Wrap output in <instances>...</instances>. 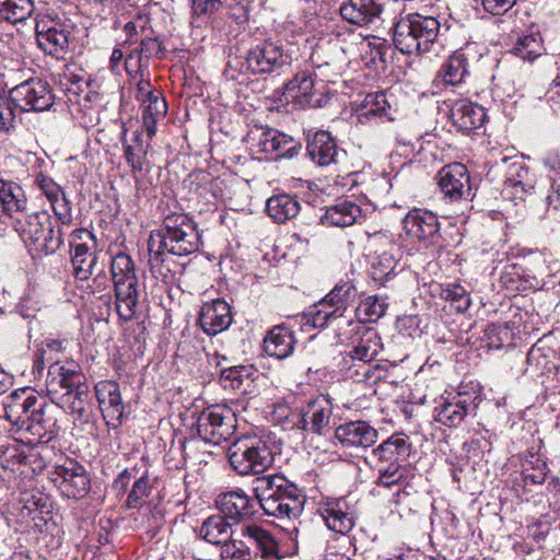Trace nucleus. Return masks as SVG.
<instances>
[{
  "label": "nucleus",
  "instance_id": "13",
  "mask_svg": "<svg viewBox=\"0 0 560 560\" xmlns=\"http://www.w3.org/2000/svg\"><path fill=\"white\" fill-rule=\"evenodd\" d=\"M11 101L20 112H44L50 109L55 95L49 83L40 78H31L10 90Z\"/></svg>",
  "mask_w": 560,
  "mask_h": 560
},
{
  "label": "nucleus",
  "instance_id": "23",
  "mask_svg": "<svg viewBox=\"0 0 560 560\" xmlns=\"http://www.w3.org/2000/svg\"><path fill=\"white\" fill-rule=\"evenodd\" d=\"M198 322L207 335L215 336L231 325V307L223 299L205 302L199 312Z\"/></svg>",
  "mask_w": 560,
  "mask_h": 560
},
{
  "label": "nucleus",
  "instance_id": "6",
  "mask_svg": "<svg viewBox=\"0 0 560 560\" xmlns=\"http://www.w3.org/2000/svg\"><path fill=\"white\" fill-rule=\"evenodd\" d=\"M14 230L31 252L38 255L56 253L63 243L60 229L55 230L48 212H33L15 217Z\"/></svg>",
  "mask_w": 560,
  "mask_h": 560
},
{
  "label": "nucleus",
  "instance_id": "62",
  "mask_svg": "<svg viewBox=\"0 0 560 560\" xmlns=\"http://www.w3.org/2000/svg\"><path fill=\"white\" fill-rule=\"evenodd\" d=\"M139 48L141 49V52L144 56L147 62L151 57L162 58L163 56L162 45L156 38H143Z\"/></svg>",
  "mask_w": 560,
  "mask_h": 560
},
{
  "label": "nucleus",
  "instance_id": "53",
  "mask_svg": "<svg viewBox=\"0 0 560 560\" xmlns=\"http://www.w3.org/2000/svg\"><path fill=\"white\" fill-rule=\"evenodd\" d=\"M25 447L24 466H28L33 472L42 471L47 464V453L49 452L47 443L28 439Z\"/></svg>",
  "mask_w": 560,
  "mask_h": 560
},
{
  "label": "nucleus",
  "instance_id": "32",
  "mask_svg": "<svg viewBox=\"0 0 560 560\" xmlns=\"http://www.w3.org/2000/svg\"><path fill=\"white\" fill-rule=\"evenodd\" d=\"M295 342L293 331L285 325H278L268 331L262 347L268 357L282 360L293 353Z\"/></svg>",
  "mask_w": 560,
  "mask_h": 560
},
{
  "label": "nucleus",
  "instance_id": "61",
  "mask_svg": "<svg viewBox=\"0 0 560 560\" xmlns=\"http://www.w3.org/2000/svg\"><path fill=\"white\" fill-rule=\"evenodd\" d=\"M516 0H481L483 10L492 15H503L510 11Z\"/></svg>",
  "mask_w": 560,
  "mask_h": 560
},
{
  "label": "nucleus",
  "instance_id": "55",
  "mask_svg": "<svg viewBox=\"0 0 560 560\" xmlns=\"http://www.w3.org/2000/svg\"><path fill=\"white\" fill-rule=\"evenodd\" d=\"M529 171L522 162H512L509 165L505 184L510 187L521 188L522 191L527 192L533 189L532 182L529 180Z\"/></svg>",
  "mask_w": 560,
  "mask_h": 560
},
{
  "label": "nucleus",
  "instance_id": "3",
  "mask_svg": "<svg viewBox=\"0 0 560 560\" xmlns=\"http://www.w3.org/2000/svg\"><path fill=\"white\" fill-rule=\"evenodd\" d=\"M200 234L194 220L184 212L165 214L160 230L151 232L148 240L149 265L152 272L161 271L167 254L187 256L198 252Z\"/></svg>",
  "mask_w": 560,
  "mask_h": 560
},
{
  "label": "nucleus",
  "instance_id": "24",
  "mask_svg": "<svg viewBox=\"0 0 560 560\" xmlns=\"http://www.w3.org/2000/svg\"><path fill=\"white\" fill-rule=\"evenodd\" d=\"M36 187L49 201L55 215L62 225H70L72 222L71 205L62 188L49 176L38 173L34 180Z\"/></svg>",
  "mask_w": 560,
  "mask_h": 560
},
{
  "label": "nucleus",
  "instance_id": "34",
  "mask_svg": "<svg viewBox=\"0 0 560 560\" xmlns=\"http://www.w3.org/2000/svg\"><path fill=\"white\" fill-rule=\"evenodd\" d=\"M0 205L4 214L12 220L27 209L26 195L18 183L0 178Z\"/></svg>",
  "mask_w": 560,
  "mask_h": 560
},
{
  "label": "nucleus",
  "instance_id": "45",
  "mask_svg": "<svg viewBox=\"0 0 560 560\" xmlns=\"http://www.w3.org/2000/svg\"><path fill=\"white\" fill-rule=\"evenodd\" d=\"M124 156L127 164L131 168V173L136 176L138 173L143 171L145 163L148 162V149L149 142L144 143L139 132L133 136L132 143H124Z\"/></svg>",
  "mask_w": 560,
  "mask_h": 560
},
{
  "label": "nucleus",
  "instance_id": "33",
  "mask_svg": "<svg viewBox=\"0 0 560 560\" xmlns=\"http://www.w3.org/2000/svg\"><path fill=\"white\" fill-rule=\"evenodd\" d=\"M59 399V406L77 420L84 422L89 420L92 397L88 384L63 393Z\"/></svg>",
  "mask_w": 560,
  "mask_h": 560
},
{
  "label": "nucleus",
  "instance_id": "5",
  "mask_svg": "<svg viewBox=\"0 0 560 560\" xmlns=\"http://www.w3.org/2000/svg\"><path fill=\"white\" fill-rule=\"evenodd\" d=\"M441 24L434 16L419 13L400 19L394 28L393 42L402 54H424L434 46Z\"/></svg>",
  "mask_w": 560,
  "mask_h": 560
},
{
  "label": "nucleus",
  "instance_id": "39",
  "mask_svg": "<svg viewBox=\"0 0 560 560\" xmlns=\"http://www.w3.org/2000/svg\"><path fill=\"white\" fill-rule=\"evenodd\" d=\"M256 370L253 365H236L221 372L220 382L224 388L246 394L252 386Z\"/></svg>",
  "mask_w": 560,
  "mask_h": 560
},
{
  "label": "nucleus",
  "instance_id": "49",
  "mask_svg": "<svg viewBox=\"0 0 560 560\" xmlns=\"http://www.w3.org/2000/svg\"><path fill=\"white\" fill-rule=\"evenodd\" d=\"M541 37L537 34L523 35L517 38L510 52L523 60L534 61L542 55Z\"/></svg>",
  "mask_w": 560,
  "mask_h": 560
},
{
  "label": "nucleus",
  "instance_id": "1",
  "mask_svg": "<svg viewBox=\"0 0 560 560\" xmlns=\"http://www.w3.org/2000/svg\"><path fill=\"white\" fill-rule=\"evenodd\" d=\"M255 497L243 489L220 493L215 504L234 525H248L258 508L278 518H295L303 511V498L299 489L283 476H264L255 480Z\"/></svg>",
  "mask_w": 560,
  "mask_h": 560
},
{
  "label": "nucleus",
  "instance_id": "2",
  "mask_svg": "<svg viewBox=\"0 0 560 560\" xmlns=\"http://www.w3.org/2000/svg\"><path fill=\"white\" fill-rule=\"evenodd\" d=\"M57 407L31 388L13 392L4 405L5 419L35 442L49 443L59 433Z\"/></svg>",
  "mask_w": 560,
  "mask_h": 560
},
{
  "label": "nucleus",
  "instance_id": "43",
  "mask_svg": "<svg viewBox=\"0 0 560 560\" xmlns=\"http://www.w3.org/2000/svg\"><path fill=\"white\" fill-rule=\"evenodd\" d=\"M357 295L358 291L351 282H342L335 285L323 300L336 310L337 315L343 317L347 308L354 303Z\"/></svg>",
  "mask_w": 560,
  "mask_h": 560
},
{
  "label": "nucleus",
  "instance_id": "54",
  "mask_svg": "<svg viewBox=\"0 0 560 560\" xmlns=\"http://www.w3.org/2000/svg\"><path fill=\"white\" fill-rule=\"evenodd\" d=\"M150 493L151 486L149 482L148 472L145 471L133 482L125 504L128 509H140L145 503V500Z\"/></svg>",
  "mask_w": 560,
  "mask_h": 560
},
{
  "label": "nucleus",
  "instance_id": "8",
  "mask_svg": "<svg viewBox=\"0 0 560 560\" xmlns=\"http://www.w3.org/2000/svg\"><path fill=\"white\" fill-rule=\"evenodd\" d=\"M70 34V21L59 12L47 9L35 15L36 43L45 54L62 58L68 50Z\"/></svg>",
  "mask_w": 560,
  "mask_h": 560
},
{
  "label": "nucleus",
  "instance_id": "26",
  "mask_svg": "<svg viewBox=\"0 0 560 560\" xmlns=\"http://www.w3.org/2000/svg\"><path fill=\"white\" fill-rule=\"evenodd\" d=\"M411 447L412 445L407 434L402 432L394 433L372 450V457L378 465H402V462L409 457Z\"/></svg>",
  "mask_w": 560,
  "mask_h": 560
},
{
  "label": "nucleus",
  "instance_id": "40",
  "mask_svg": "<svg viewBox=\"0 0 560 560\" xmlns=\"http://www.w3.org/2000/svg\"><path fill=\"white\" fill-rule=\"evenodd\" d=\"M340 318L336 310L322 300L301 316L300 324L302 330L310 331L315 328H324Z\"/></svg>",
  "mask_w": 560,
  "mask_h": 560
},
{
  "label": "nucleus",
  "instance_id": "29",
  "mask_svg": "<svg viewBox=\"0 0 560 560\" xmlns=\"http://www.w3.org/2000/svg\"><path fill=\"white\" fill-rule=\"evenodd\" d=\"M240 534L260 552L264 560H281L283 558L277 540L267 529L256 524H248L241 526Z\"/></svg>",
  "mask_w": 560,
  "mask_h": 560
},
{
  "label": "nucleus",
  "instance_id": "9",
  "mask_svg": "<svg viewBox=\"0 0 560 560\" xmlns=\"http://www.w3.org/2000/svg\"><path fill=\"white\" fill-rule=\"evenodd\" d=\"M368 246L372 250L370 276L375 282L384 283L395 275L402 256L401 247L385 232L369 234Z\"/></svg>",
  "mask_w": 560,
  "mask_h": 560
},
{
  "label": "nucleus",
  "instance_id": "59",
  "mask_svg": "<svg viewBox=\"0 0 560 560\" xmlns=\"http://www.w3.org/2000/svg\"><path fill=\"white\" fill-rule=\"evenodd\" d=\"M142 117H153L155 119H161L166 115L167 112V105L161 92L153 94V97L148 100L147 104H142Z\"/></svg>",
  "mask_w": 560,
  "mask_h": 560
},
{
  "label": "nucleus",
  "instance_id": "56",
  "mask_svg": "<svg viewBox=\"0 0 560 560\" xmlns=\"http://www.w3.org/2000/svg\"><path fill=\"white\" fill-rule=\"evenodd\" d=\"M402 478L404 471L401 464L380 465L376 485L390 488L395 485H398Z\"/></svg>",
  "mask_w": 560,
  "mask_h": 560
},
{
  "label": "nucleus",
  "instance_id": "30",
  "mask_svg": "<svg viewBox=\"0 0 560 560\" xmlns=\"http://www.w3.org/2000/svg\"><path fill=\"white\" fill-rule=\"evenodd\" d=\"M339 12L347 22L364 26L380 18L382 7L376 0H347L340 5Z\"/></svg>",
  "mask_w": 560,
  "mask_h": 560
},
{
  "label": "nucleus",
  "instance_id": "60",
  "mask_svg": "<svg viewBox=\"0 0 560 560\" xmlns=\"http://www.w3.org/2000/svg\"><path fill=\"white\" fill-rule=\"evenodd\" d=\"M69 245L71 252L77 245L96 246L95 235L88 229H75L69 235Z\"/></svg>",
  "mask_w": 560,
  "mask_h": 560
},
{
  "label": "nucleus",
  "instance_id": "36",
  "mask_svg": "<svg viewBox=\"0 0 560 560\" xmlns=\"http://www.w3.org/2000/svg\"><path fill=\"white\" fill-rule=\"evenodd\" d=\"M95 247L77 245L71 252V265L77 280L86 281L94 275L98 260Z\"/></svg>",
  "mask_w": 560,
  "mask_h": 560
},
{
  "label": "nucleus",
  "instance_id": "11",
  "mask_svg": "<svg viewBox=\"0 0 560 560\" xmlns=\"http://www.w3.org/2000/svg\"><path fill=\"white\" fill-rule=\"evenodd\" d=\"M480 404L478 390L460 385L458 392L441 397L433 408V419L448 428H457Z\"/></svg>",
  "mask_w": 560,
  "mask_h": 560
},
{
  "label": "nucleus",
  "instance_id": "16",
  "mask_svg": "<svg viewBox=\"0 0 560 560\" xmlns=\"http://www.w3.org/2000/svg\"><path fill=\"white\" fill-rule=\"evenodd\" d=\"M435 179L443 197L452 202L466 199L470 195V175L463 163L444 165Z\"/></svg>",
  "mask_w": 560,
  "mask_h": 560
},
{
  "label": "nucleus",
  "instance_id": "20",
  "mask_svg": "<svg viewBox=\"0 0 560 560\" xmlns=\"http://www.w3.org/2000/svg\"><path fill=\"white\" fill-rule=\"evenodd\" d=\"M94 389L106 423L113 427L119 425L124 417L125 405L121 399L118 383L114 381H102L95 385Z\"/></svg>",
  "mask_w": 560,
  "mask_h": 560
},
{
  "label": "nucleus",
  "instance_id": "52",
  "mask_svg": "<svg viewBox=\"0 0 560 560\" xmlns=\"http://www.w3.org/2000/svg\"><path fill=\"white\" fill-rule=\"evenodd\" d=\"M547 471V464L540 458L530 455V458L526 459L522 465L521 476L524 488L542 485L546 480Z\"/></svg>",
  "mask_w": 560,
  "mask_h": 560
},
{
  "label": "nucleus",
  "instance_id": "31",
  "mask_svg": "<svg viewBox=\"0 0 560 560\" xmlns=\"http://www.w3.org/2000/svg\"><path fill=\"white\" fill-rule=\"evenodd\" d=\"M362 215L361 207L350 199H337L325 208L322 222L328 226L347 228L353 225Z\"/></svg>",
  "mask_w": 560,
  "mask_h": 560
},
{
  "label": "nucleus",
  "instance_id": "41",
  "mask_svg": "<svg viewBox=\"0 0 560 560\" xmlns=\"http://www.w3.org/2000/svg\"><path fill=\"white\" fill-rule=\"evenodd\" d=\"M501 284L509 291L522 292L535 288L538 281L535 277L525 275L522 266L512 264L504 268L500 276Z\"/></svg>",
  "mask_w": 560,
  "mask_h": 560
},
{
  "label": "nucleus",
  "instance_id": "38",
  "mask_svg": "<svg viewBox=\"0 0 560 560\" xmlns=\"http://www.w3.org/2000/svg\"><path fill=\"white\" fill-rule=\"evenodd\" d=\"M232 525V522L222 513L214 514L203 521L199 535L210 544L222 545L233 536Z\"/></svg>",
  "mask_w": 560,
  "mask_h": 560
},
{
  "label": "nucleus",
  "instance_id": "58",
  "mask_svg": "<svg viewBox=\"0 0 560 560\" xmlns=\"http://www.w3.org/2000/svg\"><path fill=\"white\" fill-rule=\"evenodd\" d=\"M192 15L208 21L222 5L221 0H190Z\"/></svg>",
  "mask_w": 560,
  "mask_h": 560
},
{
  "label": "nucleus",
  "instance_id": "47",
  "mask_svg": "<svg viewBox=\"0 0 560 560\" xmlns=\"http://www.w3.org/2000/svg\"><path fill=\"white\" fill-rule=\"evenodd\" d=\"M337 56L329 60L320 62V57L316 52L312 56V62L314 63L315 72L314 77L320 81L334 82V80L340 74L342 70V63L346 62L343 51L337 46L334 47Z\"/></svg>",
  "mask_w": 560,
  "mask_h": 560
},
{
  "label": "nucleus",
  "instance_id": "28",
  "mask_svg": "<svg viewBox=\"0 0 560 560\" xmlns=\"http://www.w3.org/2000/svg\"><path fill=\"white\" fill-rule=\"evenodd\" d=\"M487 117L485 107L468 100L455 101L451 107L453 124L464 132L482 127Z\"/></svg>",
  "mask_w": 560,
  "mask_h": 560
},
{
  "label": "nucleus",
  "instance_id": "64",
  "mask_svg": "<svg viewBox=\"0 0 560 560\" xmlns=\"http://www.w3.org/2000/svg\"><path fill=\"white\" fill-rule=\"evenodd\" d=\"M220 556L222 560H248L244 550L235 547V541H224L221 545Z\"/></svg>",
  "mask_w": 560,
  "mask_h": 560
},
{
  "label": "nucleus",
  "instance_id": "35",
  "mask_svg": "<svg viewBox=\"0 0 560 560\" xmlns=\"http://www.w3.org/2000/svg\"><path fill=\"white\" fill-rule=\"evenodd\" d=\"M468 74V59L462 50H457L442 63L434 83L442 82L444 85H457L463 83Z\"/></svg>",
  "mask_w": 560,
  "mask_h": 560
},
{
  "label": "nucleus",
  "instance_id": "17",
  "mask_svg": "<svg viewBox=\"0 0 560 560\" xmlns=\"http://www.w3.org/2000/svg\"><path fill=\"white\" fill-rule=\"evenodd\" d=\"M52 481L63 495L73 499L84 498L90 491V479L83 466L75 460L57 466Z\"/></svg>",
  "mask_w": 560,
  "mask_h": 560
},
{
  "label": "nucleus",
  "instance_id": "57",
  "mask_svg": "<svg viewBox=\"0 0 560 560\" xmlns=\"http://www.w3.org/2000/svg\"><path fill=\"white\" fill-rule=\"evenodd\" d=\"M20 112L11 101L10 94L8 96L0 94V130L10 131L15 126L16 114Z\"/></svg>",
  "mask_w": 560,
  "mask_h": 560
},
{
  "label": "nucleus",
  "instance_id": "42",
  "mask_svg": "<svg viewBox=\"0 0 560 560\" xmlns=\"http://www.w3.org/2000/svg\"><path fill=\"white\" fill-rule=\"evenodd\" d=\"M396 108L392 105L387 94L383 91L370 93L364 98V113L368 118L394 120Z\"/></svg>",
  "mask_w": 560,
  "mask_h": 560
},
{
  "label": "nucleus",
  "instance_id": "14",
  "mask_svg": "<svg viewBox=\"0 0 560 560\" xmlns=\"http://www.w3.org/2000/svg\"><path fill=\"white\" fill-rule=\"evenodd\" d=\"M332 402L328 396L319 395L307 401L298 415V421L293 422L299 429L318 435H324L329 430L332 416Z\"/></svg>",
  "mask_w": 560,
  "mask_h": 560
},
{
  "label": "nucleus",
  "instance_id": "48",
  "mask_svg": "<svg viewBox=\"0 0 560 560\" xmlns=\"http://www.w3.org/2000/svg\"><path fill=\"white\" fill-rule=\"evenodd\" d=\"M439 295L457 313L466 312L471 304L470 294L459 283H447L440 285Z\"/></svg>",
  "mask_w": 560,
  "mask_h": 560
},
{
  "label": "nucleus",
  "instance_id": "21",
  "mask_svg": "<svg viewBox=\"0 0 560 560\" xmlns=\"http://www.w3.org/2000/svg\"><path fill=\"white\" fill-rule=\"evenodd\" d=\"M86 384V378L75 361L56 360L48 368L47 388L49 393H58V388L66 392Z\"/></svg>",
  "mask_w": 560,
  "mask_h": 560
},
{
  "label": "nucleus",
  "instance_id": "15",
  "mask_svg": "<svg viewBox=\"0 0 560 560\" xmlns=\"http://www.w3.org/2000/svg\"><path fill=\"white\" fill-rule=\"evenodd\" d=\"M404 229L409 237L422 243L425 247H441L440 222L431 211L413 209L404 219Z\"/></svg>",
  "mask_w": 560,
  "mask_h": 560
},
{
  "label": "nucleus",
  "instance_id": "10",
  "mask_svg": "<svg viewBox=\"0 0 560 560\" xmlns=\"http://www.w3.org/2000/svg\"><path fill=\"white\" fill-rule=\"evenodd\" d=\"M194 418L191 428L207 443L219 445L228 441L234 433V413L225 406H210L195 415Z\"/></svg>",
  "mask_w": 560,
  "mask_h": 560
},
{
  "label": "nucleus",
  "instance_id": "50",
  "mask_svg": "<svg viewBox=\"0 0 560 560\" xmlns=\"http://www.w3.org/2000/svg\"><path fill=\"white\" fill-rule=\"evenodd\" d=\"M25 443L13 441L7 445H0V468L14 471L20 466H24Z\"/></svg>",
  "mask_w": 560,
  "mask_h": 560
},
{
  "label": "nucleus",
  "instance_id": "63",
  "mask_svg": "<svg viewBox=\"0 0 560 560\" xmlns=\"http://www.w3.org/2000/svg\"><path fill=\"white\" fill-rule=\"evenodd\" d=\"M545 97L553 112L557 113L560 110V74L553 79L545 94Z\"/></svg>",
  "mask_w": 560,
  "mask_h": 560
},
{
  "label": "nucleus",
  "instance_id": "37",
  "mask_svg": "<svg viewBox=\"0 0 560 560\" xmlns=\"http://www.w3.org/2000/svg\"><path fill=\"white\" fill-rule=\"evenodd\" d=\"M300 209L298 199L289 194L275 195L266 202L267 214L277 223H284L295 218Z\"/></svg>",
  "mask_w": 560,
  "mask_h": 560
},
{
  "label": "nucleus",
  "instance_id": "22",
  "mask_svg": "<svg viewBox=\"0 0 560 560\" xmlns=\"http://www.w3.org/2000/svg\"><path fill=\"white\" fill-rule=\"evenodd\" d=\"M306 151L310 159L319 166L337 163L342 152L329 131L317 130L308 132L306 137Z\"/></svg>",
  "mask_w": 560,
  "mask_h": 560
},
{
  "label": "nucleus",
  "instance_id": "27",
  "mask_svg": "<svg viewBox=\"0 0 560 560\" xmlns=\"http://www.w3.org/2000/svg\"><path fill=\"white\" fill-rule=\"evenodd\" d=\"M285 95L303 108L320 106V98L315 89V79L307 70L298 72L287 83Z\"/></svg>",
  "mask_w": 560,
  "mask_h": 560
},
{
  "label": "nucleus",
  "instance_id": "18",
  "mask_svg": "<svg viewBox=\"0 0 560 560\" xmlns=\"http://www.w3.org/2000/svg\"><path fill=\"white\" fill-rule=\"evenodd\" d=\"M377 438V430L363 420L347 421L335 429V439L345 450H366L376 443Z\"/></svg>",
  "mask_w": 560,
  "mask_h": 560
},
{
  "label": "nucleus",
  "instance_id": "12",
  "mask_svg": "<svg viewBox=\"0 0 560 560\" xmlns=\"http://www.w3.org/2000/svg\"><path fill=\"white\" fill-rule=\"evenodd\" d=\"M290 57L283 54L281 46L271 43L265 42L260 45L253 47L245 58V62H242L237 58L228 61L225 74L235 80L236 77L231 73L234 68V63L236 66L241 65L242 68H246L253 74H261V73H270L276 70H279L285 65H289ZM243 72L244 69H241Z\"/></svg>",
  "mask_w": 560,
  "mask_h": 560
},
{
  "label": "nucleus",
  "instance_id": "51",
  "mask_svg": "<svg viewBox=\"0 0 560 560\" xmlns=\"http://www.w3.org/2000/svg\"><path fill=\"white\" fill-rule=\"evenodd\" d=\"M387 306L386 298L370 295L358 305L357 316L360 322H377L385 314Z\"/></svg>",
  "mask_w": 560,
  "mask_h": 560
},
{
  "label": "nucleus",
  "instance_id": "46",
  "mask_svg": "<svg viewBox=\"0 0 560 560\" xmlns=\"http://www.w3.org/2000/svg\"><path fill=\"white\" fill-rule=\"evenodd\" d=\"M381 350V338L375 331L366 330L351 350L350 355L353 360H358L366 364L371 363Z\"/></svg>",
  "mask_w": 560,
  "mask_h": 560
},
{
  "label": "nucleus",
  "instance_id": "4",
  "mask_svg": "<svg viewBox=\"0 0 560 560\" xmlns=\"http://www.w3.org/2000/svg\"><path fill=\"white\" fill-rule=\"evenodd\" d=\"M110 276L118 317L124 322L137 318L144 292L140 287L131 257L126 253L116 254L110 261Z\"/></svg>",
  "mask_w": 560,
  "mask_h": 560
},
{
  "label": "nucleus",
  "instance_id": "25",
  "mask_svg": "<svg viewBox=\"0 0 560 560\" xmlns=\"http://www.w3.org/2000/svg\"><path fill=\"white\" fill-rule=\"evenodd\" d=\"M258 147L260 152L270 154L275 160L291 159L301 150L300 142L277 129L264 130L259 137Z\"/></svg>",
  "mask_w": 560,
  "mask_h": 560
},
{
  "label": "nucleus",
  "instance_id": "44",
  "mask_svg": "<svg viewBox=\"0 0 560 560\" xmlns=\"http://www.w3.org/2000/svg\"><path fill=\"white\" fill-rule=\"evenodd\" d=\"M34 0H0V20L16 24L34 13Z\"/></svg>",
  "mask_w": 560,
  "mask_h": 560
},
{
  "label": "nucleus",
  "instance_id": "19",
  "mask_svg": "<svg viewBox=\"0 0 560 560\" xmlns=\"http://www.w3.org/2000/svg\"><path fill=\"white\" fill-rule=\"evenodd\" d=\"M317 511L332 532L345 535L354 526V511L346 498H327L318 504Z\"/></svg>",
  "mask_w": 560,
  "mask_h": 560
},
{
  "label": "nucleus",
  "instance_id": "7",
  "mask_svg": "<svg viewBox=\"0 0 560 560\" xmlns=\"http://www.w3.org/2000/svg\"><path fill=\"white\" fill-rule=\"evenodd\" d=\"M231 467L242 476L258 475L273 463V451L262 436H246L234 441L228 451Z\"/></svg>",
  "mask_w": 560,
  "mask_h": 560
}]
</instances>
